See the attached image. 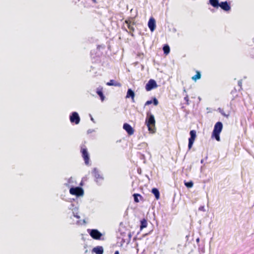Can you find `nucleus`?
Returning <instances> with one entry per match:
<instances>
[{
	"label": "nucleus",
	"mask_w": 254,
	"mask_h": 254,
	"mask_svg": "<svg viewBox=\"0 0 254 254\" xmlns=\"http://www.w3.org/2000/svg\"><path fill=\"white\" fill-rule=\"evenodd\" d=\"M145 124L148 127V130L154 133L155 131V120L154 116L150 113L147 114Z\"/></svg>",
	"instance_id": "1"
},
{
	"label": "nucleus",
	"mask_w": 254,
	"mask_h": 254,
	"mask_svg": "<svg viewBox=\"0 0 254 254\" xmlns=\"http://www.w3.org/2000/svg\"><path fill=\"white\" fill-rule=\"evenodd\" d=\"M223 128V125L221 122H217L214 126V129L212 132V136L217 141H220L219 134L221 132Z\"/></svg>",
	"instance_id": "2"
},
{
	"label": "nucleus",
	"mask_w": 254,
	"mask_h": 254,
	"mask_svg": "<svg viewBox=\"0 0 254 254\" xmlns=\"http://www.w3.org/2000/svg\"><path fill=\"white\" fill-rule=\"evenodd\" d=\"M69 192L71 194L75 195L77 196H81L83 194V190L80 187L71 188Z\"/></svg>",
	"instance_id": "3"
},
{
	"label": "nucleus",
	"mask_w": 254,
	"mask_h": 254,
	"mask_svg": "<svg viewBox=\"0 0 254 254\" xmlns=\"http://www.w3.org/2000/svg\"><path fill=\"white\" fill-rule=\"evenodd\" d=\"M91 237L96 240H99L102 236V234L97 229L88 230Z\"/></svg>",
	"instance_id": "4"
},
{
	"label": "nucleus",
	"mask_w": 254,
	"mask_h": 254,
	"mask_svg": "<svg viewBox=\"0 0 254 254\" xmlns=\"http://www.w3.org/2000/svg\"><path fill=\"white\" fill-rule=\"evenodd\" d=\"M70 121L71 123H75L77 125L80 122V117L77 112H74L69 117Z\"/></svg>",
	"instance_id": "5"
},
{
	"label": "nucleus",
	"mask_w": 254,
	"mask_h": 254,
	"mask_svg": "<svg viewBox=\"0 0 254 254\" xmlns=\"http://www.w3.org/2000/svg\"><path fill=\"white\" fill-rule=\"evenodd\" d=\"M157 85L156 81L153 79H150L146 84L145 89L147 91H150L152 89L157 87Z\"/></svg>",
	"instance_id": "6"
},
{
	"label": "nucleus",
	"mask_w": 254,
	"mask_h": 254,
	"mask_svg": "<svg viewBox=\"0 0 254 254\" xmlns=\"http://www.w3.org/2000/svg\"><path fill=\"white\" fill-rule=\"evenodd\" d=\"M148 26L150 31L153 32L156 27L155 20L154 18L151 17L148 22Z\"/></svg>",
	"instance_id": "7"
},
{
	"label": "nucleus",
	"mask_w": 254,
	"mask_h": 254,
	"mask_svg": "<svg viewBox=\"0 0 254 254\" xmlns=\"http://www.w3.org/2000/svg\"><path fill=\"white\" fill-rule=\"evenodd\" d=\"M123 128L127 132L129 135H132L134 133V130L133 128L127 123L124 124Z\"/></svg>",
	"instance_id": "8"
},
{
	"label": "nucleus",
	"mask_w": 254,
	"mask_h": 254,
	"mask_svg": "<svg viewBox=\"0 0 254 254\" xmlns=\"http://www.w3.org/2000/svg\"><path fill=\"white\" fill-rule=\"evenodd\" d=\"M81 152L82 154V157L84 158L85 161V163L86 165H88L89 164V158L86 149H82Z\"/></svg>",
	"instance_id": "9"
},
{
	"label": "nucleus",
	"mask_w": 254,
	"mask_h": 254,
	"mask_svg": "<svg viewBox=\"0 0 254 254\" xmlns=\"http://www.w3.org/2000/svg\"><path fill=\"white\" fill-rule=\"evenodd\" d=\"M93 174L94 176V177L97 180V182H98L99 181H102L103 180V178L102 176L99 174V172H98V170L96 168H94L93 171Z\"/></svg>",
	"instance_id": "10"
},
{
	"label": "nucleus",
	"mask_w": 254,
	"mask_h": 254,
	"mask_svg": "<svg viewBox=\"0 0 254 254\" xmlns=\"http://www.w3.org/2000/svg\"><path fill=\"white\" fill-rule=\"evenodd\" d=\"M219 6L225 11H228L231 7L227 1L221 2L220 3Z\"/></svg>",
	"instance_id": "11"
},
{
	"label": "nucleus",
	"mask_w": 254,
	"mask_h": 254,
	"mask_svg": "<svg viewBox=\"0 0 254 254\" xmlns=\"http://www.w3.org/2000/svg\"><path fill=\"white\" fill-rule=\"evenodd\" d=\"M92 252L96 254H103L104 250L102 247L97 246L93 249Z\"/></svg>",
	"instance_id": "12"
},
{
	"label": "nucleus",
	"mask_w": 254,
	"mask_h": 254,
	"mask_svg": "<svg viewBox=\"0 0 254 254\" xmlns=\"http://www.w3.org/2000/svg\"><path fill=\"white\" fill-rule=\"evenodd\" d=\"M135 94L134 92L131 89H128L127 91L126 98H131L132 100H133Z\"/></svg>",
	"instance_id": "13"
},
{
	"label": "nucleus",
	"mask_w": 254,
	"mask_h": 254,
	"mask_svg": "<svg viewBox=\"0 0 254 254\" xmlns=\"http://www.w3.org/2000/svg\"><path fill=\"white\" fill-rule=\"evenodd\" d=\"M151 192L155 195L156 199H158L160 198V192L157 189L153 188Z\"/></svg>",
	"instance_id": "14"
},
{
	"label": "nucleus",
	"mask_w": 254,
	"mask_h": 254,
	"mask_svg": "<svg viewBox=\"0 0 254 254\" xmlns=\"http://www.w3.org/2000/svg\"><path fill=\"white\" fill-rule=\"evenodd\" d=\"M127 28L131 31H134L133 24L130 20H126L125 21Z\"/></svg>",
	"instance_id": "15"
},
{
	"label": "nucleus",
	"mask_w": 254,
	"mask_h": 254,
	"mask_svg": "<svg viewBox=\"0 0 254 254\" xmlns=\"http://www.w3.org/2000/svg\"><path fill=\"white\" fill-rule=\"evenodd\" d=\"M190 136L189 138V140H190L194 141L196 137V131L194 130H190Z\"/></svg>",
	"instance_id": "16"
},
{
	"label": "nucleus",
	"mask_w": 254,
	"mask_h": 254,
	"mask_svg": "<svg viewBox=\"0 0 254 254\" xmlns=\"http://www.w3.org/2000/svg\"><path fill=\"white\" fill-rule=\"evenodd\" d=\"M209 2L214 7L219 6L220 3H219L218 0H209Z\"/></svg>",
	"instance_id": "17"
},
{
	"label": "nucleus",
	"mask_w": 254,
	"mask_h": 254,
	"mask_svg": "<svg viewBox=\"0 0 254 254\" xmlns=\"http://www.w3.org/2000/svg\"><path fill=\"white\" fill-rule=\"evenodd\" d=\"M201 78L200 72L198 71H196V74L191 77V79L196 81L197 80Z\"/></svg>",
	"instance_id": "18"
},
{
	"label": "nucleus",
	"mask_w": 254,
	"mask_h": 254,
	"mask_svg": "<svg viewBox=\"0 0 254 254\" xmlns=\"http://www.w3.org/2000/svg\"><path fill=\"white\" fill-rule=\"evenodd\" d=\"M141 225L140 226V228L141 230L143 229V228H145L147 226V221L145 219H143L140 221Z\"/></svg>",
	"instance_id": "19"
},
{
	"label": "nucleus",
	"mask_w": 254,
	"mask_h": 254,
	"mask_svg": "<svg viewBox=\"0 0 254 254\" xmlns=\"http://www.w3.org/2000/svg\"><path fill=\"white\" fill-rule=\"evenodd\" d=\"M97 94L100 96L102 101H103L105 98L104 94L101 89H97Z\"/></svg>",
	"instance_id": "20"
},
{
	"label": "nucleus",
	"mask_w": 254,
	"mask_h": 254,
	"mask_svg": "<svg viewBox=\"0 0 254 254\" xmlns=\"http://www.w3.org/2000/svg\"><path fill=\"white\" fill-rule=\"evenodd\" d=\"M163 50L164 54L166 55L168 54L170 52V47L167 45H166L163 47Z\"/></svg>",
	"instance_id": "21"
},
{
	"label": "nucleus",
	"mask_w": 254,
	"mask_h": 254,
	"mask_svg": "<svg viewBox=\"0 0 254 254\" xmlns=\"http://www.w3.org/2000/svg\"><path fill=\"white\" fill-rule=\"evenodd\" d=\"M185 185L187 188H190L192 187L193 183L192 181H190L185 183Z\"/></svg>",
	"instance_id": "22"
},
{
	"label": "nucleus",
	"mask_w": 254,
	"mask_h": 254,
	"mask_svg": "<svg viewBox=\"0 0 254 254\" xmlns=\"http://www.w3.org/2000/svg\"><path fill=\"white\" fill-rule=\"evenodd\" d=\"M140 195L138 194H137V193H134L133 194V197H134V200L135 202H139V199L138 198V196H140Z\"/></svg>",
	"instance_id": "23"
},
{
	"label": "nucleus",
	"mask_w": 254,
	"mask_h": 254,
	"mask_svg": "<svg viewBox=\"0 0 254 254\" xmlns=\"http://www.w3.org/2000/svg\"><path fill=\"white\" fill-rule=\"evenodd\" d=\"M193 142L194 141H192V140H189V144H188V147H189V149H190V148H191L193 144Z\"/></svg>",
	"instance_id": "24"
},
{
	"label": "nucleus",
	"mask_w": 254,
	"mask_h": 254,
	"mask_svg": "<svg viewBox=\"0 0 254 254\" xmlns=\"http://www.w3.org/2000/svg\"><path fill=\"white\" fill-rule=\"evenodd\" d=\"M115 82L114 80H110L109 82L107 83V85L109 86H114Z\"/></svg>",
	"instance_id": "25"
},
{
	"label": "nucleus",
	"mask_w": 254,
	"mask_h": 254,
	"mask_svg": "<svg viewBox=\"0 0 254 254\" xmlns=\"http://www.w3.org/2000/svg\"><path fill=\"white\" fill-rule=\"evenodd\" d=\"M152 103H153V104L155 106L157 105L158 104V101L157 99L155 98H153Z\"/></svg>",
	"instance_id": "26"
},
{
	"label": "nucleus",
	"mask_w": 254,
	"mask_h": 254,
	"mask_svg": "<svg viewBox=\"0 0 254 254\" xmlns=\"http://www.w3.org/2000/svg\"><path fill=\"white\" fill-rule=\"evenodd\" d=\"M198 210L199 211H205V208H204V206H201L199 207L198 208Z\"/></svg>",
	"instance_id": "27"
},
{
	"label": "nucleus",
	"mask_w": 254,
	"mask_h": 254,
	"mask_svg": "<svg viewBox=\"0 0 254 254\" xmlns=\"http://www.w3.org/2000/svg\"><path fill=\"white\" fill-rule=\"evenodd\" d=\"M152 100H149V101H147L145 103V106L149 105H150V104H152Z\"/></svg>",
	"instance_id": "28"
},
{
	"label": "nucleus",
	"mask_w": 254,
	"mask_h": 254,
	"mask_svg": "<svg viewBox=\"0 0 254 254\" xmlns=\"http://www.w3.org/2000/svg\"><path fill=\"white\" fill-rule=\"evenodd\" d=\"M184 100L187 102V103L188 104V102H189V96L188 95H186V96L184 98Z\"/></svg>",
	"instance_id": "29"
},
{
	"label": "nucleus",
	"mask_w": 254,
	"mask_h": 254,
	"mask_svg": "<svg viewBox=\"0 0 254 254\" xmlns=\"http://www.w3.org/2000/svg\"><path fill=\"white\" fill-rule=\"evenodd\" d=\"M242 84V81L241 80H239L238 81V85L240 86V88H241Z\"/></svg>",
	"instance_id": "30"
},
{
	"label": "nucleus",
	"mask_w": 254,
	"mask_h": 254,
	"mask_svg": "<svg viewBox=\"0 0 254 254\" xmlns=\"http://www.w3.org/2000/svg\"><path fill=\"white\" fill-rule=\"evenodd\" d=\"M72 178H70L69 180H68V184H70L71 182H72Z\"/></svg>",
	"instance_id": "31"
},
{
	"label": "nucleus",
	"mask_w": 254,
	"mask_h": 254,
	"mask_svg": "<svg viewBox=\"0 0 254 254\" xmlns=\"http://www.w3.org/2000/svg\"><path fill=\"white\" fill-rule=\"evenodd\" d=\"M73 213L75 217H76L77 218H79V216L77 214H75L74 212H73Z\"/></svg>",
	"instance_id": "32"
},
{
	"label": "nucleus",
	"mask_w": 254,
	"mask_h": 254,
	"mask_svg": "<svg viewBox=\"0 0 254 254\" xmlns=\"http://www.w3.org/2000/svg\"><path fill=\"white\" fill-rule=\"evenodd\" d=\"M114 86H121V84H120V83H117V82H116V83H115Z\"/></svg>",
	"instance_id": "33"
},
{
	"label": "nucleus",
	"mask_w": 254,
	"mask_h": 254,
	"mask_svg": "<svg viewBox=\"0 0 254 254\" xmlns=\"http://www.w3.org/2000/svg\"><path fill=\"white\" fill-rule=\"evenodd\" d=\"M114 254H119V251H116Z\"/></svg>",
	"instance_id": "34"
},
{
	"label": "nucleus",
	"mask_w": 254,
	"mask_h": 254,
	"mask_svg": "<svg viewBox=\"0 0 254 254\" xmlns=\"http://www.w3.org/2000/svg\"><path fill=\"white\" fill-rule=\"evenodd\" d=\"M87 132H88V133H89L91 132V131L90 130V129H89V130L87 131Z\"/></svg>",
	"instance_id": "35"
},
{
	"label": "nucleus",
	"mask_w": 254,
	"mask_h": 254,
	"mask_svg": "<svg viewBox=\"0 0 254 254\" xmlns=\"http://www.w3.org/2000/svg\"><path fill=\"white\" fill-rule=\"evenodd\" d=\"M91 120L94 122V119L92 117L91 118Z\"/></svg>",
	"instance_id": "36"
},
{
	"label": "nucleus",
	"mask_w": 254,
	"mask_h": 254,
	"mask_svg": "<svg viewBox=\"0 0 254 254\" xmlns=\"http://www.w3.org/2000/svg\"><path fill=\"white\" fill-rule=\"evenodd\" d=\"M196 242H197V243H198V242H199V238H197V239H196Z\"/></svg>",
	"instance_id": "37"
},
{
	"label": "nucleus",
	"mask_w": 254,
	"mask_h": 254,
	"mask_svg": "<svg viewBox=\"0 0 254 254\" xmlns=\"http://www.w3.org/2000/svg\"><path fill=\"white\" fill-rule=\"evenodd\" d=\"M200 162H201V163H203V160H202H202H201Z\"/></svg>",
	"instance_id": "38"
}]
</instances>
